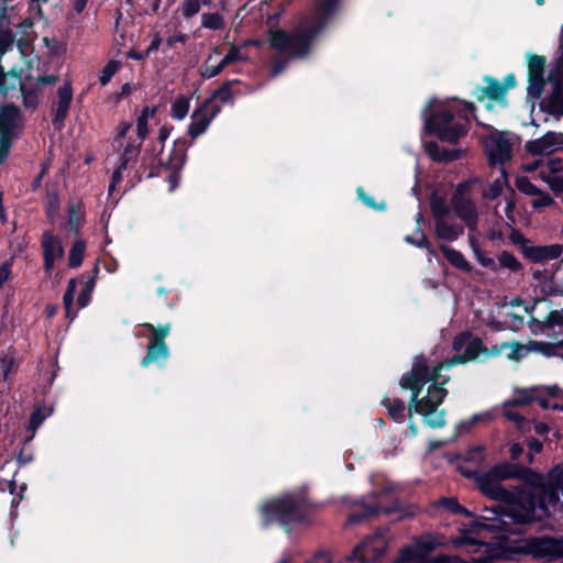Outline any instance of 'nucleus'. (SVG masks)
Returning <instances> with one entry per match:
<instances>
[{
    "label": "nucleus",
    "instance_id": "f257e3e1",
    "mask_svg": "<svg viewBox=\"0 0 563 563\" xmlns=\"http://www.w3.org/2000/svg\"><path fill=\"white\" fill-rule=\"evenodd\" d=\"M453 350L456 352L454 357L438 364L428 362L422 356L416 357L411 372L400 379V386L412 391L409 413L413 407L415 411L422 415L424 422L431 428H440L445 423V411L438 410V407L446 396L443 385L449 382V377L441 375V371L455 364L475 361L482 354H489L479 339L472 338L466 333L454 339Z\"/></svg>",
    "mask_w": 563,
    "mask_h": 563
},
{
    "label": "nucleus",
    "instance_id": "f03ea898",
    "mask_svg": "<svg viewBox=\"0 0 563 563\" xmlns=\"http://www.w3.org/2000/svg\"><path fill=\"white\" fill-rule=\"evenodd\" d=\"M526 482L531 485L538 494V504L530 494H522L516 503L508 507V514L497 517L495 510L487 511L484 516L488 522L478 523L473 531H489L504 529L509 534L520 533V526L532 521L541 520L549 516V506L563 505V487H558L545 482L543 476L533 471L526 472Z\"/></svg>",
    "mask_w": 563,
    "mask_h": 563
},
{
    "label": "nucleus",
    "instance_id": "7ed1b4c3",
    "mask_svg": "<svg viewBox=\"0 0 563 563\" xmlns=\"http://www.w3.org/2000/svg\"><path fill=\"white\" fill-rule=\"evenodd\" d=\"M461 473L466 477H475L476 483L478 484L479 489L489 498L495 500L504 501L506 505L500 511L497 508L484 510V514L476 519L468 528L462 529L460 534L454 540V544L457 547H465L468 544H481L482 547H486L487 551L492 553L493 556H508V554L515 550H517L511 542L509 541L507 534L509 532L504 529H495L489 531H473L475 526L483 522H488V520L484 519L485 515H488L487 511L495 510L497 517H504L508 514V507L511 503H516L518 498H515V494L510 490H507L501 486V482L497 478L490 476L488 472L478 473L476 471L466 468L463 465L459 466Z\"/></svg>",
    "mask_w": 563,
    "mask_h": 563
},
{
    "label": "nucleus",
    "instance_id": "20e7f679",
    "mask_svg": "<svg viewBox=\"0 0 563 563\" xmlns=\"http://www.w3.org/2000/svg\"><path fill=\"white\" fill-rule=\"evenodd\" d=\"M338 0L322 1L316 12L306 16L294 33L271 27L268 42L272 48L288 58L305 57L310 52L316 36L323 30L334 13Z\"/></svg>",
    "mask_w": 563,
    "mask_h": 563
},
{
    "label": "nucleus",
    "instance_id": "39448f33",
    "mask_svg": "<svg viewBox=\"0 0 563 563\" xmlns=\"http://www.w3.org/2000/svg\"><path fill=\"white\" fill-rule=\"evenodd\" d=\"M42 65L43 63L37 57L29 59L23 77L14 71L3 73L0 67V92L8 95L11 90L19 88L25 107H35L38 102L40 87L57 81L56 76L44 75Z\"/></svg>",
    "mask_w": 563,
    "mask_h": 563
},
{
    "label": "nucleus",
    "instance_id": "423d86ee",
    "mask_svg": "<svg viewBox=\"0 0 563 563\" xmlns=\"http://www.w3.org/2000/svg\"><path fill=\"white\" fill-rule=\"evenodd\" d=\"M530 316L529 328L533 334L547 333L563 335V312L552 309L547 299H537L531 306L525 308Z\"/></svg>",
    "mask_w": 563,
    "mask_h": 563
},
{
    "label": "nucleus",
    "instance_id": "0eeeda50",
    "mask_svg": "<svg viewBox=\"0 0 563 563\" xmlns=\"http://www.w3.org/2000/svg\"><path fill=\"white\" fill-rule=\"evenodd\" d=\"M305 499L294 495H286L264 504L261 512L264 521L289 525L303 519Z\"/></svg>",
    "mask_w": 563,
    "mask_h": 563
},
{
    "label": "nucleus",
    "instance_id": "6e6552de",
    "mask_svg": "<svg viewBox=\"0 0 563 563\" xmlns=\"http://www.w3.org/2000/svg\"><path fill=\"white\" fill-rule=\"evenodd\" d=\"M466 118L451 110H443L426 120V128L441 141L455 143L466 134Z\"/></svg>",
    "mask_w": 563,
    "mask_h": 563
},
{
    "label": "nucleus",
    "instance_id": "1a4fd4ad",
    "mask_svg": "<svg viewBox=\"0 0 563 563\" xmlns=\"http://www.w3.org/2000/svg\"><path fill=\"white\" fill-rule=\"evenodd\" d=\"M516 139L508 133L493 132L484 140V147L489 164L504 165L512 158Z\"/></svg>",
    "mask_w": 563,
    "mask_h": 563
},
{
    "label": "nucleus",
    "instance_id": "9d476101",
    "mask_svg": "<svg viewBox=\"0 0 563 563\" xmlns=\"http://www.w3.org/2000/svg\"><path fill=\"white\" fill-rule=\"evenodd\" d=\"M143 327L152 332V338L147 345V353L141 362L142 366L166 360L169 351L164 340L169 334L170 324L154 327L152 323H144Z\"/></svg>",
    "mask_w": 563,
    "mask_h": 563
},
{
    "label": "nucleus",
    "instance_id": "9b49d317",
    "mask_svg": "<svg viewBox=\"0 0 563 563\" xmlns=\"http://www.w3.org/2000/svg\"><path fill=\"white\" fill-rule=\"evenodd\" d=\"M387 540L385 536L377 533L361 542L349 556L351 561L358 563H373L386 551Z\"/></svg>",
    "mask_w": 563,
    "mask_h": 563
},
{
    "label": "nucleus",
    "instance_id": "f8f14e48",
    "mask_svg": "<svg viewBox=\"0 0 563 563\" xmlns=\"http://www.w3.org/2000/svg\"><path fill=\"white\" fill-rule=\"evenodd\" d=\"M468 189L467 184L459 185L456 194L452 199V206L460 219H462L472 232L477 227V210L474 202L466 196Z\"/></svg>",
    "mask_w": 563,
    "mask_h": 563
},
{
    "label": "nucleus",
    "instance_id": "ddd939ff",
    "mask_svg": "<svg viewBox=\"0 0 563 563\" xmlns=\"http://www.w3.org/2000/svg\"><path fill=\"white\" fill-rule=\"evenodd\" d=\"M549 81L554 84V91L542 102V109L559 120L563 115V66L558 65L550 74Z\"/></svg>",
    "mask_w": 563,
    "mask_h": 563
},
{
    "label": "nucleus",
    "instance_id": "4468645a",
    "mask_svg": "<svg viewBox=\"0 0 563 563\" xmlns=\"http://www.w3.org/2000/svg\"><path fill=\"white\" fill-rule=\"evenodd\" d=\"M558 345L554 344H545L540 342H531L528 346L521 345L519 343H503L499 346H494L490 354L498 355L501 353H506L508 358L518 360L525 355L527 351H539L543 354L551 356L555 354Z\"/></svg>",
    "mask_w": 563,
    "mask_h": 563
},
{
    "label": "nucleus",
    "instance_id": "2eb2a0df",
    "mask_svg": "<svg viewBox=\"0 0 563 563\" xmlns=\"http://www.w3.org/2000/svg\"><path fill=\"white\" fill-rule=\"evenodd\" d=\"M219 111L220 107L211 106V100H206L205 103L191 114V123L188 128L189 135L196 139L205 133Z\"/></svg>",
    "mask_w": 563,
    "mask_h": 563
},
{
    "label": "nucleus",
    "instance_id": "dca6fc26",
    "mask_svg": "<svg viewBox=\"0 0 563 563\" xmlns=\"http://www.w3.org/2000/svg\"><path fill=\"white\" fill-rule=\"evenodd\" d=\"M435 542L430 537H423L401 551L396 563H426L429 553L434 549Z\"/></svg>",
    "mask_w": 563,
    "mask_h": 563
},
{
    "label": "nucleus",
    "instance_id": "f3484780",
    "mask_svg": "<svg viewBox=\"0 0 563 563\" xmlns=\"http://www.w3.org/2000/svg\"><path fill=\"white\" fill-rule=\"evenodd\" d=\"M563 147V133L548 132L543 136L526 143V150L532 155H551Z\"/></svg>",
    "mask_w": 563,
    "mask_h": 563
},
{
    "label": "nucleus",
    "instance_id": "a211bd4d",
    "mask_svg": "<svg viewBox=\"0 0 563 563\" xmlns=\"http://www.w3.org/2000/svg\"><path fill=\"white\" fill-rule=\"evenodd\" d=\"M544 65V57L538 55L530 56L528 62L529 84L527 90L528 95L533 98H539L543 91L545 84L543 78Z\"/></svg>",
    "mask_w": 563,
    "mask_h": 563
},
{
    "label": "nucleus",
    "instance_id": "6ab92c4d",
    "mask_svg": "<svg viewBox=\"0 0 563 563\" xmlns=\"http://www.w3.org/2000/svg\"><path fill=\"white\" fill-rule=\"evenodd\" d=\"M22 120L15 106L0 107V133L12 140L21 129Z\"/></svg>",
    "mask_w": 563,
    "mask_h": 563
},
{
    "label": "nucleus",
    "instance_id": "aec40b11",
    "mask_svg": "<svg viewBox=\"0 0 563 563\" xmlns=\"http://www.w3.org/2000/svg\"><path fill=\"white\" fill-rule=\"evenodd\" d=\"M42 249L45 271L51 272L55 262L64 256V247L57 236L45 232L42 238Z\"/></svg>",
    "mask_w": 563,
    "mask_h": 563
},
{
    "label": "nucleus",
    "instance_id": "412c9836",
    "mask_svg": "<svg viewBox=\"0 0 563 563\" xmlns=\"http://www.w3.org/2000/svg\"><path fill=\"white\" fill-rule=\"evenodd\" d=\"M5 0H0V33L3 35V41L7 44H11L14 41L18 42V46L22 47L30 41L29 30L32 27L31 20H25L23 23L19 25V30L14 35L11 33L3 32V26L7 23L5 20Z\"/></svg>",
    "mask_w": 563,
    "mask_h": 563
},
{
    "label": "nucleus",
    "instance_id": "4be33fe9",
    "mask_svg": "<svg viewBox=\"0 0 563 563\" xmlns=\"http://www.w3.org/2000/svg\"><path fill=\"white\" fill-rule=\"evenodd\" d=\"M188 145L185 140H176L168 157H159V163L169 169H180L186 161Z\"/></svg>",
    "mask_w": 563,
    "mask_h": 563
},
{
    "label": "nucleus",
    "instance_id": "5701e85b",
    "mask_svg": "<svg viewBox=\"0 0 563 563\" xmlns=\"http://www.w3.org/2000/svg\"><path fill=\"white\" fill-rule=\"evenodd\" d=\"M562 250L560 244L532 246L527 250V256L533 262H544L560 257Z\"/></svg>",
    "mask_w": 563,
    "mask_h": 563
},
{
    "label": "nucleus",
    "instance_id": "b1692460",
    "mask_svg": "<svg viewBox=\"0 0 563 563\" xmlns=\"http://www.w3.org/2000/svg\"><path fill=\"white\" fill-rule=\"evenodd\" d=\"M536 553L549 559L563 558V539L548 538L540 540L537 544Z\"/></svg>",
    "mask_w": 563,
    "mask_h": 563
},
{
    "label": "nucleus",
    "instance_id": "393cba45",
    "mask_svg": "<svg viewBox=\"0 0 563 563\" xmlns=\"http://www.w3.org/2000/svg\"><path fill=\"white\" fill-rule=\"evenodd\" d=\"M529 471L528 468H521L515 464L509 463H501L489 471H487L490 476L497 478L499 482L510 479V478H518L522 477L526 479V472Z\"/></svg>",
    "mask_w": 563,
    "mask_h": 563
},
{
    "label": "nucleus",
    "instance_id": "a878e982",
    "mask_svg": "<svg viewBox=\"0 0 563 563\" xmlns=\"http://www.w3.org/2000/svg\"><path fill=\"white\" fill-rule=\"evenodd\" d=\"M58 100L56 106L55 122L63 121L68 112L73 99V89L69 82H65L58 88Z\"/></svg>",
    "mask_w": 563,
    "mask_h": 563
},
{
    "label": "nucleus",
    "instance_id": "bb28decb",
    "mask_svg": "<svg viewBox=\"0 0 563 563\" xmlns=\"http://www.w3.org/2000/svg\"><path fill=\"white\" fill-rule=\"evenodd\" d=\"M435 233L442 240L454 241L463 233V227L451 222L448 217L435 222Z\"/></svg>",
    "mask_w": 563,
    "mask_h": 563
},
{
    "label": "nucleus",
    "instance_id": "cd10ccee",
    "mask_svg": "<svg viewBox=\"0 0 563 563\" xmlns=\"http://www.w3.org/2000/svg\"><path fill=\"white\" fill-rule=\"evenodd\" d=\"M441 252L443 253L446 261L455 268L466 273H470L472 271L471 264L460 251L443 245L441 246Z\"/></svg>",
    "mask_w": 563,
    "mask_h": 563
},
{
    "label": "nucleus",
    "instance_id": "c85d7f7f",
    "mask_svg": "<svg viewBox=\"0 0 563 563\" xmlns=\"http://www.w3.org/2000/svg\"><path fill=\"white\" fill-rule=\"evenodd\" d=\"M497 416V409L493 408L479 413H475L472 416V418L467 421H462L457 424L456 429L460 432L468 431L473 424L475 423H487L492 420H494Z\"/></svg>",
    "mask_w": 563,
    "mask_h": 563
},
{
    "label": "nucleus",
    "instance_id": "c756f323",
    "mask_svg": "<svg viewBox=\"0 0 563 563\" xmlns=\"http://www.w3.org/2000/svg\"><path fill=\"white\" fill-rule=\"evenodd\" d=\"M562 169L563 161L559 157L541 159L540 178L544 181L552 176L561 174Z\"/></svg>",
    "mask_w": 563,
    "mask_h": 563
},
{
    "label": "nucleus",
    "instance_id": "7c9ffc66",
    "mask_svg": "<svg viewBox=\"0 0 563 563\" xmlns=\"http://www.w3.org/2000/svg\"><path fill=\"white\" fill-rule=\"evenodd\" d=\"M426 151L437 162H450L459 157V152L440 148L435 143H428Z\"/></svg>",
    "mask_w": 563,
    "mask_h": 563
},
{
    "label": "nucleus",
    "instance_id": "2f4dec72",
    "mask_svg": "<svg viewBox=\"0 0 563 563\" xmlns=\"http://www.w3.org/2000/svg\"><path fill=\"white\" fill-rule=\"evenodd\" d=\"M487 87L484 89L485 96L490 99L500 102L503 107L506 106V88L497 80L487 79Z\"/></svg>",
    "mask_w": 563,
    "mask_h": 563
},
{
    "label": "nucleus",
    "instance_id": "473e14b6",
    "mask_svg": "<svg viewBox=\"0 0 563 563\" xmlns=\"http://www.w3.org/2000/svg\"><path fill=\"white\" fill-rule=\"evenodd\" d=\"M382 404L387 408L389 416L397 421H401L406 410L405 402L396 398H384Z\"/></svg>",
    "mask_w": 563,
    "mask_h": 563
},
{
    "label": "nucleus",
    "instance_id": "72a5a7b5",
    "mask_svg": "<svg viewBox=\"0 0 563 563\" xmlns=\"http://www.w3.org/2000/svg\"><path fill=\"white\" fill-rule=\"evenodd\" d=\"M85 251L86 243L82 240H77L70 249L68 265L74 268L80 266L84 260Z\"/></svg>",
    "mask_w": 563,
    "mask_h": 563
},
{
    "label": "nucleus",
    "instance_id": "f704fd0d",
    "mask_svg": "<svg viewBox=\"0 0 563 563\" xmlns=\"http://www.w3.org/2000/svg\"><path fill=\"white\" fill-rule=\"evenodd\" d=\"M190 108V99L184 96L176 98L172 104V115L176 120H183Z\"/></svg>",
    "mask_w": 563,
    "mask_h": 563
},
{
    "label": "nucleus",
    "instance_id": "c9c22d12",
    "mask_svg": "<svg viewBox=\"0 0 563 563\" xmlns=\"http://www.w3.org/2000/svg\"><path fill=\"white\" fill-rule=\"evenodd\" d=\"M503 317H504L503 324L496 327V329H498V330L504 329V328L517 330L520 325L523 324V317L508 310L507 308H504Z\"/></svg>",
    "mask_w": 563,
    "mask_h": 563
},
{
    "label": "nucleus",
    "instance_id": "e433bc0d",
    "mask_svg": "<svg viewBox=\"0 0 563 563\" xmlns=\"http://www.w3.org/2000/svg\"><path fill=\"white\" fill-rule=\"evenodd\" d=\"M437 505L439 507L444 508L445 510H448L450 512L463 514L464 516L470 517V518L473 517V514L471 511H468L466 508H464L463 506H461L457 503V500L453 497H443V498L439 499Z\"/></svg>",
    "mask_w": 563,
    "mask_h": 563
},
{
    "label": "nucleus",
    "instance_id": "4c0bfd02",
    "mask_svg": "<svg viewBox=\"0 0 563 563\" xmlns=\"http://www.w3.org/2000/svg\"><path fill=\"white\" fill-rule=\"evenodd\" d=\"M464 462L474 466H479L485 460V449L483 445H474L470 448L463 457Z\"/></svg>",
    "mask_w": 563,
    "mask_h": 563
},
{
    "label": "nucleus",
    "instance_id": "58836bf2",
    "mask_svg": "<svg viewBox=\"0 0 563 563\" xmlns=\"http://www.w3.org/2000/svg\"><path fill=\"white\" fill-rule=\"evenodd\" d=\"M154 109H150L146 107L142 110L140 117L137 118L136 133L140 140H143L147 135V122L148 119L154 115Z\"/></svg>",
    "mask_w": 563,
    "mask_h": 563
},
{
    "label": "nucleus",
    "instance_id": "ea45409f",
    "mask_svg": "<svg viewBox=\"0 0 563 563\" xmlns=\"http://www.w3.org/2000/svg\"><path fill=\"white\" fill-rule=\"evenodd\" d=\"M201 25L210 30H220L223 27V18L219 13H203L201 15Z\"/></svg>",
    "mask_w": 563,
    "mask_h": 563
},
{
    "label": "nucleus",
    "instance_id": "a19ab883",
    "mask_svg": "<svg viewBox=\"0 0 563 563\" xmlns=\"http://www.w3.org/2000/svg\"><path fill=\"white\" fill-rule=\"evenodd\" d=\"M76 279H70L68 282L67 290L64 295L63 301L66 310L67 318H70L71 320L75 318V313L71 314V305L75 297V290H76Z\"/></svg>",
    "mask_w": 563,
    "mask_h": 563
},
{
    "label": "nucleus",
    "instance_id": "79ce46f5",
    "mask_svg": "<svg viewBox=\"0 0 563 563\" xmlns=\"http://www.w3.org/2000/svg\"><path fill=\"white\" fill-rule=\"evenodd\" d=\"M423 221V218H422V214L421 213H418L417 216V224H418V232H417V236H410V235H407L406 236V242L412 244V245H416V246H419V247H430L424 234L421 232L420 230V224L421 222Z\"/></svg>",
    "mask_w": 563,
    "mask_h": 563
},
{
    "label": "nucleus",
    "instance_id": "37998d69",
    "mask_svg": "<svg viewBox=\"0 0 563 563\" xmlns=\"http://www.w3.org/2000/svg\"><path fill=\"white\" fill-rule=\"evenodd\" d=\"M431 211L435 218V222L440 219H445L449 217V209L444 201L437 197H433L431 200Z\"/></svg>",
    "mask_w": 563,
    "mask_h": 563
},
{
    "label": "nucleus",
    "instance_id": "c03bdc74",
    "mask_svg": "<svg viewBox=\"0 0 563 563\" xmlns=\"http://www.w3.org/2000/svg\"><path fill=\"white\" fill-rule=\"evenodd\" d=\"M553 203L554 200L552 199V197L549 194L543 192L542 190H539L538 194H536L531 200V207L533 209L548 208L551 207Z\"/></svg>",
    "mask_w": 563,
    "mask_h": 563
},
{
    "label": "nucleus",
    "instance_id": "a18cd8bd",
    "mask_svg": "<svg viewBox=\"0 0 563 563\" xmlns=\"http://www.w3.org/2000/svg\"><path fill=\"white\" fill-rule=\"evenodd\" d=\"M517 189L527 195L533 197L540 190L536 185H533L530 179L525 176L518 177L516 180Z\"/></svg>",
    "mask_w": 563,
    "mask_h": 563
},
{
    "label": "nucleus",
    "instance_id": "49530a36",
    "mask_svg": "<svg viewBox=\"0 0 563 563\" xmlns=\"http://www.w3.org/2000/svg\"><path fill=\"white\" fill-rule=\"evenodd\" d=\"M93 288L95 280L92 278L84 283L80 295L78 297V305L80 308H84L89 303Z\"/></svg>",
    "mask_w": 563,
    "mask_h": 563
},
{
    "label": "nucleus",
    "instance_id": "de8ad7c7",
    "mask_svg": "<svg viewBox=\"0 0 563 563\" xmlns=\"http://www.w3.org/2000/svg\"><path fill=\"white\" fill-rule=\"evenodd\" d=\"M119 68H120V64L118 62H114V60L109 62L101 70V74L99 77L100 84L102 86H106L111 80L113 75L119 70Z\"/></svg>",
    "mask_w": 563,
    "mask_h": 563
},
{
    "label": "nucleus",
    "instance_id": "09e8293b",
    "mask_svg": "<svg viewBox=\"0 0 563 563\" xmlns=\"http://www.w3.org/2000/svg\"><path fill=\"white\" fill-rule=\"evenodd\" d=\"M213 58V55H210L205 64L202 66L200 73L201 76L206 78H211L217 76L225 66H222V62L220 60L217 65H212L211 60Z\"/></svg>",
    "mask_w": 563,
    "mask_h": 563
},
{
    "label": "nucleus",
    "instance_id": "8fccbe9b",
    "mask_svg": "<svg viewBox=\"0 0 563 563\" xmlns=\"http://www.w3.org/2000/svg\"><path fill=\"white\" fill-rule=\"evenodd\" d=\"M141 142L139 143H130L125 146L124 152L121 156L122 167H126L128 163L135 158L140 152Z\"/></svg>",
    "mask_w": 563,
    "mask_h": 563
},
{
    "label": "nucleus",
    "instance_id": "3c124183",
    "mask_svg": "<svg viewBox=\"0 0 563 563\" xmlns=\"http://www.w3.org/2000/svg\"><path fill=\"white\" fill-rule=\"evenodd\" d=\"M201 8L200 0H184L181 13L186 19L196 15Z\"/></svg>",
    "mask_w": 563,
    "mask_h": 563
},
{
    "label": "nucleus",
    "instance_id": "603ef678",
    "mask_svg": "<svg viewBox=\"0 0 563 563\" xmlns=\"http://www.w3.org/2000/svg\"><path fill=\"white\" fill-rule=\"evenodd\" d=\"M52 410L47 408L36 409L30 418V428L36 430L46 417L51 415Z\"/></svg>",
    "mask_w": 563,
    "mask_h": 563
},
{
    "label": "nucleus",
    "instance_id": "864d4df0",
    "mask_svg": "<svg viewBox=\"0 0 563 563\" xmlns=\"http://www.w3.org/2000/svg\"><path fill=\"white\" fill-rule=\"evenodd\" d=\"M515 407V405H510V401L505 402L503 406V415L506 419L516 422L520 428V423L523 422V418L514 409Z\"/></svg>",
    "mask_w": 563,
    "mask_h": 563
},
{
    "label": "nucleus",
    "instance_id": "5fc2aeb1",
    "mask_svg": "<svg viewBox=\"0 0 563 563\" xmlns=\"http://www.w3.org/2000/svg\"><path fill=\"white\" fill-rule=\"evenodd\" d=\"M82 221V211L79 206H73L69 209L68 222L74 230H78Z\"/></svg>",
    "mask_w": 563,
    "mask_h": 563
},
{
    "label": "nucleus",
    "instance_id": "6e6d98bb",
    "mask_svg": "<svg viewBox=\"0 0 563 563\" xmlns=\"http://www.w3.org/2000/svg\"><path fill=\"white\" fill-rule=\"evenodd\" d=\"M498 261H499L501 266L507 267V268H509L511 271H517L520 267V264L517 261V258L514 255H511L510 253H507V252H503L499 255Z\"/></svg>",
    "mask_w": 563,
    "mask_h": 563
},
{
    "label": "nucleus",
    "instance_id": "4d7b16f0",
    "mask_svg": "<svg viewBox=\"0 0 563 563\" xmlns=\"http://www.w3.org/2000/svg\"><path fill=\"white\" fill-rule=\"evenodd\" d=\"M245 57L241 54L240 49L235 46H232L228 54L221 59L222 66H228L232 63L244 60Z\"/></svg>",
    "mask_w": 563,
    "mask_h": 563
},
{
    "label": "nucleus",
    "instance_id": "13d9d810",
    "mask_svg": "<svg viewBox=\"0 0 563 563\" xmlns=\"http://www.w3.org/2000/svg\"><path fill=\"white\" fill-rule=\"evenodd\" d=\"M504 180L495 179L484 191V197L494 199L501 194Z\"/></svg>",
    "mask_w": 563,
    "mask_h": 563
},
{
    "label": "nucleus",
    "instance_id": "bf43d9fd",
    "mask_svg": "<svg viewBox=\"0 0 563 563\" xmlns=\"http://www.w3.org/2000/svg\"><path fill=\"white\" fill-rule=\"evenodd\" d=\"M1 366L3 369V376L7 379L9 377V374L14 369L15 367V360L12 355L4 354L0 356Z\"/></svg>",
    "mask_w": 563,
    "mask_h": 563
},
{
    "label": "nucleus",
    "instance_id": "052dcab7",
    "mask_svg": "<svg viewBox=\"0 0 563 563\" xmlns=\"http://www.w3.org/2000/svg\"><path fill=\"white\" fill-rule=\"evenodd\" d=\"M213 99H219L223 103L231 101L232 95L229 85L221 87L212 95V97L209 99L211 100V103L213 102Z\"/></svg>",
    "mask_w": 563,
    "mask_h": 563
},
{
    "label": "nucleus",
    "instance_id": "680f3d73",
    "mask_svg": "<svg viewBox=\"0 0 563 563\" xmlns=\"http://www.w3.org/2000/svg\"><path fill=\"white\" fill-rule=\"evenodd\" d=\"M544 183H547L556 195L563 192V176L561 174L545 179Z\"/></svg>",
    "mask_w": 563,
    "mask_h": 563
},
{
    "label": "nucleus",
    "instance_id": "e2e57ef3",
    "mask_svg": "<svg viewBox=\"0 0 563 563\" xmlns=\"http://www.w3.org/2000/svg\"><path fill=\"white\" fill-rule=\"evenodd\" d=\"M548 483L563 487V466H558L550 473Z\"/></svg>",
    "mask_w": 563,
    "mask_h": 563
},
{
    "label": "nucleus",
    "instance_id": "0e129e2a",
    "mask_svg": "<svg viewBox=\"0 0 563 563\" xmlns=\"http://www.w3.org/2000/svg\"><path fill=\"white\" fill-rule=\"evenodd\" d=\"M531 399L532 398L529 395V393L526 390H522V391H519L518 394H516V396L509 401H510V405L526 406L531 401Z\"/></svg>",
    "mask_w": 563,
    "mask_h": 563
},
{
    "label": "nucleus",
    "instance_id": "69168bd1",
    "mask_svg": "<svg viewBox=\"0 0 563 563\" xmlns=\"http://www.w3.org/2000/svg\"><path fill=\"white\" fill-rule=\"evenodd\" d=\"M474 255L477 262L484 267L492 268L495 264L494 260L487 256L482 250H475Z\"/></svg>",
    "mask_w": 563,
    "mask_h": 563
},
{
    "label": "nucleus",
    "instance_id": "338daca9",
    "mask_svg": "<svg viewBox=\"0 0 563 563\" xmlns=\"http://www.w3.org/2000/svg\"><path fill=\"white\" fill-rule=\"evenodd\" d=\"M11 145V140L0 133V164L5 159Z\"/></svg>",
    "mask_w": 563,
    "mask_h": 563
},
{
    "label": "nucleus",
    "instance_id": "774afa93",
    "mask_svg": "<svg viewBox=\"0 0 563 563\" xmlns=\"http://www.w3.org/2000/svg\"><path fill=\"white\" fill-rule=\"evenodd\" d=\"M126 167H122V164H120L115 170L113 172V175H112V181L109 186V191H112L114 188H115V185L119 184L122 179V172L125 169Z\"/></svg>",
    "mask_w": 563,
    "mask_h": 563
}]
</instances>
